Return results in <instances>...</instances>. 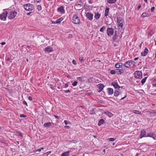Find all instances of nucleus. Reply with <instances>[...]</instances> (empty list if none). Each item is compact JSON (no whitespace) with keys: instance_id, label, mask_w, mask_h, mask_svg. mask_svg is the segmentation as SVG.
<instances>
[{"instance_id":"obj_1","label":"nucleus","mask_w":156,"mask_h":156,"mask_svg":"<svg viewBox=\"0 0 156 156\" xmlns=\"http://www.w3.org/2000/svg\"><path fill=\"white\" fill-rule=\"evenodd\" d=\"M25 9L28 11H34V5L30 3H27L23 5Z\"/></svg>"},{"instance_id":"obj_2","label":"nucleus","mask_w":156,"mask_h":156,"mask_svg":"<svg viewBox=\"0 0 156 156\" xmlns=\"http://www.w3.org/2000/svg\"><path fill=\"white\" fill-rule=\"evenodd\" d=\"M135 62L132 60H129L126 62L123 66L127 68H132L135 66Z\"/></svg>"},{"instance_id":"obj_3","label":"nucleus","mask_w":156,"mask_h":156,"mask_svg":"<svg viewBox=\"0 0 156 156\" xmlns=\"http://www.w3.org/2000/svg\"><path fill=\"white\" fill-rule=\"evenodd\" d=\"M17 13L15 10H11L8 12V17L9 19L12 20L14 19L16 16Z\"/></svg>"},{"instance_id":"obj_4","label":"nucleus","mask_w":156,"mask_h":156,"mask_svg":"<svg viewBox=\"0 0 156 156\" xmlns=\"http://www.w3.org/2000/svg\"><path fill=\"white\" fill-rule=\"evenodd\" d=\"M73 23L75 24H79L80 22L79 18L76 15H73Z\"/></svg>"},{"instance_id":"obj_5","label":"nucleus","mask_w":156,"mask_h":156,"mask_svg":"<svg viewBox=\"0 0 156 156\" xmlns=\"http://www.w3.org/2000/svg\"><path fill=\"white\" fill-rule=\"evenodd\" d=\"M7 16H8V12L6 11L4 12L0 15V19L3 21H5L6 19Z\"/></svg>"},{"instance_id":"obj_6","label":"nucleus","mask_w":156,"mask_h":156,"mask_svg":"<svg viewBox=\"0 0 156 156\" xmlns=\"http://www.w3.org/2000/svg\"><path fill=\"white\" fill-rule=\"evenodd\" d=\"M135 77L137 79H140L141 78L142 73L140 71H136L134 73Z\"/></svg>"},{"instance_id":"obj_7","label":"nucleus","mask_w":156,"mask_h":156,"mask_svg":"<svg viewBox=\"0 0 156 156\" xmlns=\"http://www.w3.org/2000/svg\"><path fill=\"white\" fill-rule=\"evenodd\" d=\"M57 11L60 14H64L65 12V7L63 6H61L59 7L57 9Z\"/></svg>"},{"instance_id":"obj_8","label":"nucleus","mask_w":156,"mask_h":156,"mask_svg":"<svg viewBox=\"0 0 156 156\" xmlns=\"http://www.w3.org/2000/svg\"><path fill=\"white\" fill-rule=\"evenodd\" d=\"M117 21L119 27L122 28L123 27V23L124 22L123 19L119 17L117 18Z\"/></svg>"},{"instance_id":"obj_9","label":"nucleus","mask_w":156,"mask_h":156,"mask_svg":"<svg viewBox=\"0 0 156 156\" xmlns=\"http://www.w3.org/2000/svg\"><path fill=\"white\" fill-rule=\"evenodd\" d=\"M114 29L112 28H108L107 30V34L108 36L112 35L114 33Z\"/></svg>"},{"instance_id":"obj_10","label":"nucleus","mask_w":156,"mask_h":156,"mask_svg":"<svg viewBox=\"0 0 156 156\" xmlns=\"http://www.w3.org/2000/svg\"><path fill=\"white\" fill-rule=\"evenodd\" d=\"M146 132L143 129L141 131L140 134V138L141 139L143 137H146Z\"/></svg>"},{"instance_id":"obj_11","label":"nucleus","mask_w":156,"mask_h":156,"mask_svg":"<svg viewBox=\"0 0 156 156\" xmlns=\"http://www.w3.org/2000/svg\"><path fill=\"white\" fill-rule=\"evenodd\" d=\"M53 51V49L50 46H48L45 48L44 51L45 53H49Z\"/></svg>"},{"instance_id":"obj_12","label":"nucleus","mask_w":156,"mask_h":156,"mask_svg":"<svg viewBox=\"0 0 156 156\" xmlns=\"http://www.w3.org/2000/svg\"><path fill=\"white\" fill-rule=\"evenodd\" d=\"M86 16L89 20H92L93 18V15L92 14L89 12H87L86 14Z\"/></svg>"},{"instance_id":"obj_13","label":"nucleus","mask_w":156,"mask_h":156,"mask_svg":"<svg viewBox=\"0 0 156 156\" xmlns=\"http://www.w3.org/2000/svg\"><path fill=\"white\" fill-rule=\"evenodd\" d=\"M74 8L77 10H80L82 8V5L81 3L77 2L76 3Z\"/></svg>"},{"instance_id":"obj_14","label":"nucleus","mask_w":156,"mask_h":156,"mask_svg":"<svg viewBox=\"0 0 156 156\" xmlns=\"http://www.w3.org/2000/svg\"><path fill=\"white\" fill-rule=\"evenodd\" d=\"M148 52V50L147 48H145L144 51H142L141 53V56H146Z\"/></svg>"},{"instance_id":"obj_15","label":"nucleus","mask_w":156,"mask_h":156,"mask_svg":"<svg viewBox=\"0 0 156 156\" xmlns=\"http://www.w3.org/2000/svg\"><path fill=\"white\" fill-rule=\"evenodd\" d=\"M146 137H152L154 139H155L156 137L155 135L152 133H150L147 134Z\"/></svg>"},{"instance_id":"obj_16","label":"nucleus","mask_w":156,"mask_h":156,"mask_svg":"<svg viewBox=\"0 0 156 156\" xmlns=\"http://www.w3.org/2000/svg\"><path fill=\"white\" fill-rule=\"evenodd\" d=\"M111 84L115 89H119L120 88V87L118 84V83L116 82H112V83Z\"/></svg>"},{"instance_id":"obj_17","label":"nucleus","mask_w":156,"mask_h":156,"mask_svg":"<svg viewBox=\"0 0 156 156\" xmlns=\"http://www.w3.org/2000/svg\"><path fill=\"white\" fill-rule=\"evenodd\" d=\"M151 16V14L149 13H147L146 12H143L141 14V16L143 18L145 17H148Z\"/></svg>"},{"instance_id":"obj_18","label":"nucleus","mask_w":156,"mask_h":156,"mask_svg":"<svg viewBox=\"0 0 156 156\" xmlns=\"http://www.w3.org/2000/svg\"><path fill=\"white\" fill-rule=\"evenodd\" d=\"M107 92L109 95H112L113 93V89L111 88H108L107 89Z\"/></svg>"},{"instance_id":"obj_19","label":"nucleus","mask_w":156,"mask_h":156,"mask_svg":"<svg viewBox=\"0 0 156 156\" xmlns=\"http://www.w3.org/2000/svg\"><path fill=\"white\" fill-rule=\"evenodd\" d=\"M116 73L117 74H120L123 73L124 71V70L122 68L119 69H116Z\"/></svg>"},{"instance_id":"obj_20","label":"nucleus","mask_w":156,"mask_h":156,"mask_svg":"<svg viewBox=\"0 0 156 156\" xmlns=\"http://www.w3.org/2000/svg\"><path fill=\"white\" fill-rule=\"evenodd\" d=\"M109 7H106L105 8V16H108L109 12Z\"/></svg>"},{"instance_id":"obj_21","label":"nucleus","mask_w":156,"mask_h":156,"mask_svg":"<svg viewBox=\"0 0 156 156\" xmlns=\"http://www.w3.org/2000/svg\"><path fill=\"white\" fill-rule=\"evenodd\" d=\"M69 151H67L64 152L62 154L61 156H69Z\"/></svg>"},{"instance_id":"obj_22","label":"nucleus","mask_w":156,"mask_h":156,"mask_svg":"<svg viewBox=\"0 0 156 156\" xmlns=\"http://www.w3.org/2000/svg\"><path fill=\"white\" fill-rule=\"evenodd\" d=\"M51 123H53L50 122L45 123L44 124V126L45 127H50L51 125Z\"/></svg>"},{"instance_id":"obj_23","label":"nucleus","mask_w":156,"mask_h":156,"mask_svg":"<svg viewBox=\"0 0 156 156\" xmlns=\"http://www.w3.org/2000/svg\"><path fill=\"white\" fill-rule=\"evenodd\" d=\"M101 15L98 12H95V13L94 18L96 20L98 19L100 16Z\"/></svg>"},{"instance_id":"obj_24","label":"nucleus","mask_w":156,"mask_h":156,"mask_svg":"<svg viewBox=\"0 0 156 156\" xmlns=\"http://www.w3.org/2000/svg\"><path fill=\"white\" fill-rule=\"evenodd\" d=\"M105 113L109 117H111L113 116L112 113L106 111L105 112Z\"/></svg>"},{"instance_id":"obj_25","label":"nucleus","mask_w":156,"mask_h":156,"mask_svg":"<svg viewBox=\"0 0 156 156\" xmlns=\"http://www.w3.org/2000/svg\"><path fill=\"white\" fill-rule=\"evenodd\" d=\"M63 20V18L62 17H60L57 19L56 20L57 24L60 23Z\"/></svg>"},{"instance_id":"obj_26","label":"nucleus","mask_w":156,"mask_h":156,"mask_svg":"<svg viewBox=\"0 0 156 156\" xmlns=\"http://www.w3.org/2000/svg\"><path fill=\"white\" fill-rule=\"evenodd\" d=\"M104 122L105 121L103 119H101L99 121L98 123V126H100L101 125L104 123Z\"/></svg>"},{"instance_id":"obj_27","label":"nucleus","mask_w":156,"mask_h":156,"mask_svg":"<svg viewBox=\"0 0 156 156\" xmlns=\"http://www.w3.org/2000/svg\"><path fill=\"white\" fill-rule=\"evenodd\" d=\"M99 92H100L101 91V90H103V89L104 87V86L103 84H99Z\"/></svg>"},{"instance_id":"obj_28","label":"nucleus","mask_w":156,"mask_h":156,"mask_svg":"<svg viewBox=\"0 0 156 156\" xmlns=\"http://www.w3.org/2000/svg\"><path fill=\"white\" fill-rule=\"evenodd\" d=\"M117 0H107V2L109 4H114L115 3Z\"/></svg>"},{"instance_id":"obj_29","label":"nucleus","mask_w":156,"mask_h":156,"mask_svg":"<svg viewBox=\"0 0 156 156\" xmlns=\"http://www.w3.org/2000/svg\"><path fill=\"white\" fill-rule=\"evenodd\" d=\"M147 78V77H145V78H143V79H142V80L141 81V83L142 85H143L145 83Z\"/></svg>"},{"instance_id":"obj_30","label":"nucleus","mask_w":156,"mask_h":156,"mask_svg":"<svg viewBox=\"0 0 156 156\" xmlns=\"http://www.w3.org/2000/svg\"><path fill=\"white\" fill-rule=\"evenodd\" d=\"M119 95V92L117 90H115L114 92V95L117 97Z\"/></svg>"},{"instance_id":"obj_31","label":"nucleus","mask_w":156,"mask_h":156,"mask_svg":"<svg viewBox=\"0 0 156 156\" xmlns=\"http://www.w3.org/2000/svg\"><path fill=\"white\" fill-rule=\"evenodd\" d=\"M37 9L39 12H40L42 10V8L41 5H38L37 6Z\"/></svg>"},{"instance_id":"obj_32","label":"nucleus","mask_w":156,"mask_h":156,"mask_svg":"<svg viewBox=\"0 0 156 156\" xmlns=\"http://www.w3.org/2000/svg\"><path fill=\"white\" fill-rule=\"evenodd\" d=\"M133 112L134 113H136V114H141L140 112L139 111L137 110H133Z\"/></svg>"},{"instance_id":"obj_33","label":"nucleus","mask_w":156,"mask_h":156,"mask_svg":"<svg viewBox=\"0 0 156 156\" xmlns=\"http://www.w3.org/2000/svg\"><path fill=\"white\" fill-rule=\"evenodd\" d=\"M106 27L103 26L100 29V31L101 32H103L106 29Z\"/></svg>"},{"instance_id":"obj_34","label":"nucleus","mask_w":156,"mask_h":156,"mask_svg":"<svg viewBox=\"0 0 156 156\" xmlns=\"http://www.w3.org/2000/svg\"><path fill=\"white\" fill-rule=\"evenodd\" d=\"M64 122L66 125L70 124V122L68 121H67L66 120H64Z\"/></svg>"},{"instance_id":"obj_35","label":"nucleus","mask_w":156,"mask_h":156,"mask_svg":"<svg viewBox=\"0 0 156 156\" xmlns=\"http://www.w3.org/2000/svg\"><path fill=\"white\" fill-rule=\"evenodd\" d=\"M119 63H117L115 64V66L116 68H120V66Z\"/></svg>"},{"instance_id":"obj_36","label":"nucleus","mask_w":156,"mask_h":156,"mask_svg":"<svg viewBox=\"0 0 156 156\" xmlns=\"http://www.w3.org/2000/svg\"><path fill=\"white\" fill-rule=\"evenodd\" d=\"M115 73H116V70H112L110 71V73L112 75L115 74Z\"/></svg>"},{"instance_id":"obj_37","label":"nucleus","mask_w":156,"mask_h":156,"mask_svg":"<svg viewBox=\"0 0 156 156\" xmlns=\"http://www.w3.org/2000/svg\"><path fill=\"white\" fill-rule=\"evenodd\" d=\"M79 60L81 62H83L84 61V58L83 57H80L79 58Z\"/></svg>"},{"instance_id":"obj_38","label":"nucleus","mask_w":156,"mask_h":156,"mask_svg":"<svg viewBox=\"0 0 156 156\" xmlns=\"http://www.w3.org/2000/svg\"><path fill=\"white\" fill-rule=\"evenodd\" d=\"M77 82L76 81H75L72 83V85L73 86H76L77 85Z\"/></svg>"},{"instance_id":"obj_39","label":"nucleus","mask_w":156,"mask_h":156,"mask_svg":"<svg viewBox=\"0 0 156 156\" xmlns=\"http://www.w3.org/2000/svg\"><path fill=\"white\" fill-rule=\"evenodd\" d=\"M151 114L153 115H155V114H156V111H152V112H151Z\"/></svg>"},{"instance_id":"obj_40","label":"nucleus","mask_w":156,"mask_h":156,"mask_svg":"<svg viewBox=\"0 0 156 156\" xmlns=\"http://www.w3.org/2000/svg\"><path fill=\"white\" fill-rule=\"evenodd\" d=\"M20 117L21 118H25L27 117V116L23 114H21L20 115Z\"/></svg>"},{"instance_id":"obj_41","label":"nucleus","mask_w":156,"mask_h":156,"mask_svg":"<svg viewBox=\"0 0 156 156\" xmlns=\"http://www.w3.org/2000/svg\"><path fill=\"white\" fill-rule=\"evenodd\" d=\"M109 140L110 141H114L115 140V139L114 138H110L109 139Z\"/></svg>"},{"instance_id":"obj_42","label":"nucleus","mask_w":156,"mask_h":156,"mask_svg":"<svg viewBox=\"0 0 156 156\" xmlns=\"http://www.w3.org/2000/svg\"><path fill=\"white\" fill-rule=\"evenodd\" d=\"M82 77H78L77 78V80H79L80 81H83L82 80Z\"/></svg>"},{"instance_id":"obj_43","label":"nucleus","mask_w":156,"mask_h":156,"mask_svg":"<svg viewBox=\"0 0 156 156\" xmlns=\"http://www.w3.org/2000/svg\"><path fill=\"white\" fill-rule=\"evenodd\" d=\"M154 9H155V7H154L153 6V7H152L151 9V11L152 12H154Z\"/></svg>"},{"instance_id":"obj_44","label":"nucleus","mask_w":156,"mask_h":156,"mask_svg":"<svg viewBox=\"0 0 156 156\" xmlns=\"http://www.w3.org/2000/svg\"><path fill=\"white\" fill-rule=\"evenodd\" d=\"M72 62L75 65H76L77 64L76 61L75 60H73Z\"/></svg>"},{"instance_id":"obj_45","label":"nucleus","mask_w":156,"mask_h":156,"mask_svg":"<svg viewBox=\"0 0 156 156\" xmlns=\"http://www.w3.org/2000/svg\"><path fill=\"white\" fill-rule=\"evenodd\" d=\"M51 153V151H48L45 153V154H46L47 156H48L49 154Z\"/></svg>"},{"instance_id":"obj_46","label":"nucleus","mask_w":156,"mask_h":156,"mask_svg":"<svg viewBox=\"0 0 156 156\" xmlns=\"http://www.w3.org/2000/svg\"><path fill=\"white\" fill-rule=\"evenodd\" d=\"M23 104L24 105H26L27 106H28V105L27 104V103L25 101H23Z\"/></svg>"},{"instance_id":"obj_47","label":"nucleus","mask_w":156,"mask_h":156,"mask_svg":"<svg viewBox=\"0 0 156 156\" xmlns=\"http://www.w3.org/2000/svg\"><path fill=\"white\" fill-rule=\"evenodd\" d=\"M127 97V94H126L123 97V98H122L120 100H122L123 99H124V98H126Z\"/></svg>"},{"instance_id":"obj_48","label":"nucleus","mask_w":156,"mask_h":156,"mask_svg":"<svg viewBox=\"0 0 156 156\" xmlns=\"http://www.w3.org/2000/svg\"><path fill=\"white\" fill-rule=\"evenodd\" d=\"M28 99L30 101H31L32 100H33V98L31 96H29L28 97Z\"/></svg>"},{"instance_id":"obj_49","label":"nucleus","mask_w":156,"mask_h":156,"mask_svg":"<svg viewBox=\"0 0 156 156\" xmlns=\"http://www.w3.org/2000/svg\"><path fill=\"white\" fill-rule=\"evenodd\" d=\"M69 86V85H68V83H66L65 84V86H64V87L66 88L68 87Z\"/></svg>"},{"instance_id":"obj_50","label":"nucleus","mask_w":156,"mask_h":156,"mask_svg":"<svg viewBox=\"0 0 156 156\" xmlns=\"http://www.w3.org/2000/svg\"><path fill=\"white\" fill-rule=\"evenodd\" d=\"M64 92L66 93H69L70 92V91L69 90H64Z\"/></svg>"},{"instance_id":"obj_51","label":"nucleus","mask_w":156,"mask_h":156,"mask_svg":"<svg viewBox=\"0 0 156 156\" xmlns=\"http://www.w3.org/2000/svg\"><path fill=\"white\" fill-rule=\"evenodd\" d=\"M51 23L52 24H57L56 21H51Z\"/></svg>"},{"instance_id":"obj_52","label":"nucleus","mask_w":156,"mask_h":156,"mask_svg":"<svg viewBox=\"0 0 156 156\" xmlns=\"http://www.w3.org/2000/svg\"><path fill=\"white\" fill-rule=\"evenodd\" d=\"M54 116L56 119H59V117L58 116H57L55 115H54Z\"/></svg>"},{"instance_id":"obj_53","label":"nucleus","mask_w":156,"mask_h":156,"mask_svg":"<svg viewBox=\"0 0 156 156\" xmlns=\"http://www.w3.org/2000/svg\"><path fill=\"white\" fill-rule=\"evenodd\" d=\"M41 0H34V2H35L38 3Z\"/></svg>"},{"instance_id":"obj_54","label":"nucleus","mask_w":156,"mask_h":156,"mask_svg":"<svg viewBox=\"0 0 156 156\" xmlns=\"http://www.w3.org/2000/svg\"><path fill=\"white\" fill-rule=\"evenodd\" d=\"M64 127L66 129H69L70 127L68 126H64Z\"/></svg>"},{"instance_id":"obj_55","label":"nucleus","mask_w":156,"mask_h":156,"mask_svg":"<svg viewBox=\"0 0 156 156\" xmlns=\"http://www.w3.org/2000/svg\"><path fill=\"white\" fill-rule=\"evenodd\" d=\"M141 7V5H139L137 7V10H139V9Z\"/></svg>"},{"instance_id":"obj_56","label":"nucleus","mask_w":156,"mask_h":156,"mask_svg":"<svg viewBox=\"0 0 156 156\" xmlns=\"http://www.w3.org/2000/svg\"><path fill=\"white\" fill-rule=\"evenodd\" d=\"M35 151H36H36L40 152V151H41V150L40 148V149H38L37 150H36Z\"/></svg>"},{"instance_id":"obj_57","label":"nucleus","mask_w":156,"mask_h":156,"mask_svg":"<svg viewBox=\"0 0 156 156\" xmlns=\"http://www.w3.org/2000/svg\"><path fill=\"white\" fill-rule=\"evenodd\" d=\"M119 64L120 65V67H121L122 68V64L121 63H119Z\"/></svg>"},{"instance_id":"obj_58","label":"nucleus","mask_w":156,"mask_h":156,"mask_svg":"<svg viewBox=\"0 0 156 156\" xmlns=\"http://www.w3.org/2000/svg\"><path fill=\"white\" fill-rule=\"evenodd\" d=\"M5 42H2L1 43V44L2 45H5Z\"/></svg>"},{"instance_id":"obj_59","label":"nucleus","mask_w":156,"mask_h":156,"mask_svg":"<svg viewBox=\"0 0 156 156\" xmlns=\"http://www.w3.org/2000/svg\"><path fill=\"white\" fill-rule=\"evenodd\" d=\"M138 58H139L138 57L135 58L134 59V61H136V60H137L138 59Z\"/></svg>"},{"instance_id":"obj_60","label":"nucleus","mask_w":156,"mask_h":156,"mask_svg":"<svg viewBox=\"0 0 156 156\" xmlns=\"http://www.w3.org/2000/svg\"><path fill=\"white\" fill-rule=\"evenodd\" d=\"M92 0H90V1H88V2L89 4H92Z\"/></svg>"},{"instance_id":"obj_61","label":"nucleus","mask_w":156,"mask_h":156,"mask_svg":"<svg viewBox=\"0 0 156 156\" xmlns=\"http://www.w3.org/2000/svg\"><path fill=\"white\" fill-rule=\"evenodd\" d=\"M11 60V59L10 58H8L7 59V61H9L10 60Z\"/></svg>"},{"instance_id":"obj_62","label":"nucleus","mask_w":156,"mask_h":156,"mask_svg":"<svg viewBox=\"0 0 156 156\" xmlns=\"http://www.w3.org/2000/svg\"><path fill=\"white\" fill-rule=\"evenodd\" d=\"M31 13V12H28L27 13V15H29Z\"/></svg>"},{"instance_id":"obj_63","label":"nucleus","mask_w":156,"mask_h":156,"mask_svg":"<svg viewBox=\"0 0 156 156\" xmlns=\"http://www.w3.org/2000/svg\"><path fill=\"white\" fill-rule=\"evenodd\" d=\"M144 1L146 2V3H147V0H144Z\"/></svg>"},{"instance_id":"obj_64","label":"nucleus","mask_w":156,"mask_h":156,"mask_svg":"<svg viewBox=\"0 0 156 156\" xmlns=\"http://www.w3.org/2000/svg\"><path fill=\"white\" fill-rule=\"evenodd\" d=\"M19 135L20 136H22V134L21 133H20V134H19Z\"/></svg>"}]
</instances>
